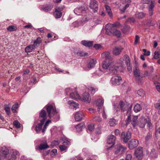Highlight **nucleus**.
Here are the masks:
<instances>
[{
    "label": "nucleus",
    "mask_w": 160,
    "mask_h": 160,
    "mask_svg": "<svg viewBox=\"0 0 160 160\" xmlns=\"http://www.w3.org/2000/svg\"><path fill=\"white\" fill-rule=\"evenodd\" d=\"M119 24V23H117L114 24H109L106 25L105 27V29L107 34L110 36L112 35L118 38L120 37L121 32L116 29Z\"/></svg>",
    "instance_id": "f257e3e1"
},
{
    "label": "nucleus",
    "mask_w": 160,
    "mask_h": 160,
    "mask_svg": "<svg viewBox=\"0 0 160 160\" xmlns=\"http://www.w3.org/2000/svg\"><path fill=\"white\" fill-rule=\"evenodd\" d=\"M103 69L108 70L112 74H116L118 72L117 68H116L115 65L114 66L113 61L111 62L104 61L102 64Z\"/></svg>",
    "instance_id": "f03ea898"
},
{
    "label": "nucleus",
    "mask_w": 160,
    "mask_h": 160,
    "mask_svg": "<svg viewBox=\"0 0 160 160\" xmlns=\"http://www.w3.org/2000/svg\"><path fill=\"white\" fill-rule=\"evenodd\" d=\"M46 107L48 115L50 118H53L57 119H59V115L53 105H48Z\"/></svg>",
    "instance_id": "7ed1b4c3"
},
{
    "label": "nucleus",
    "mask_w": 160,
    "mask_h": 160,
    "mask_svg": "<svg viewBox=\"0 0 160 160\" xmlns=\"http://www.w3.org/2000/svg\"><path fill=\"white\" fill-rule=\"evenodd\" d=\"M113 106L114 107V108L117 111H118V109H120L122 112H124L126 110L128 107V104L125 103L122 101H120L118 105L113 104Z\"/></svg>",
    "instance_id": "20e7f679"
},
{
    "label": "nucleus",
    "mask_w": 160,
    "mask_h": 160,
    "mask_svg": "<svg viewBox=\"0 0 160 160\" xmlns=\"http://www.w3.org/2000/svg\"><path fill=\"white\" fill-rule=\"evenodd\" d=\"M141 2L146 4H149L150 3V4L149 6V12L150 15L152 16L153 12V9L155 5V2L151 0H141Z\"/></svg>",
    "instance_id": "39448f33"
},
{
    "label": "nucleus",
    "mask_w": 160,
    "mask_h": 160,
    "mask_svg": "<svg viewBox=\"0 0 160 160\" xmlns=\"http://www.w3.org/2000/svg\"><path fill=\"white\" fill-rule=\"evenodd\" d=\"M131 132L129 131H128L126 133L124 132H122L121 134V139L124 142L127 143L131 138Z\"/></svg>",
    "instance_id": "423d86ee"
},
{
    "label": "nucleus",
    "mask_w": 160,
    "mask_h": 160,
    "mask_svg": "<svg viewBox=\"0 0 160 160\" xmlns=\"http://www.w3.org/2000/svg\"><path fill=\"white\" fill-rule=\"evenodd\" d=\"M133 72L135 77L136 79L138 82L139 83H141L143 82V76L142 77L140 76V70L138 68H136L133 70Z\"/></svg>",
    "instance_id": "0eeeda50"
},
{
    "label": "nucleus",
    "mask_w": 160,
    "mask_h": 160,
    "mask_svg": "<svg viewBox=\"0 0 160 160\" xmlns=\"http://www.w3.org/2000/svg\"><path fill=\"white\" fill-rule=\"evenodd\" d=\"M64 8V6L61 7H57L55 9V12H54V15L56 18H60L62 15L61 11L63 10Z\"/></svg>",
    "instance_id": "6e6552de"
},
{
    "label": "nucleus",
    "mask_w": 160,
    "mask_h": 160,
    "mask_svg": "<svg viewBox=\"0 0 160 160\" xmlns=\"http://www.w3.org/2000/svg\"><path fill=\"white\" fill-rule=\"evenodd\" d=\"M127 148L119 144L116 146L115 153L116 154H121L124 153L127 150Z\"/></svg>",
    "instance_id": "1a4fd4ad"
},
{
    "label": "nucleus",
    "mask_w": 160,
    "mask_h": 160,
    "mask_svg": "<svg viewBox=\"0 0 160 160\" xmlns=\"http://www.w3.org/2000/svg\"><path fill=\"white\" fill-rule=\"evenodd\" d=\"M134 155L138 160H141L143 156L142 148L140 147L137 148L135 151Z\"/></svg>",
    "instance_id": "9d476101"
},
{
    "label": "nucleus",
    "mask_w": 160,
    "mask_h": 160,
    "mask_svg": "<svg viewBox=\"0 0 160 160\" xmlns=\"http://www.w3.org/2000/svg\"><path fill=\"white\" fill-rule=\"evenodd\" d=\"M102 57L103 58H105L104 61L110 62L113 61V56L111 55L110 52L108 51L105 52L103 53L102 54Z\"/></svg>",
    "instance_id": "9b49d317"
},
{
    "label": "nucleus",
    "mask_w": 160,
    "mask_h": 160,
    "mask_svg": "<svg viewBox=\"0 0 160 160\" xmlns=\"http://www.w3.org/2000/svg\"><path fill=\"white\" fill-rule=\"evenodd\" d=\"M122 80L121 77L115 76L112 78L111 82L112 84L114 85H119L121 82Z\"/></svg>",
    "instance_id": "f8f14e48"
},
{
    "label": "nucleus",
    "mask_w": 160,
    "mask_h": 160,
    "mask_svg": "<svg viewBox=\"0 0 160 160\" xmlns=\"http://www.w3.org/2000/svg\"><path fill=\"white\" fill-rule=\"evenodd\" d=\"M147 122V119L144 117H142L139 119L137 124L140 128H143Z\"/></svg>",
    "instance_id": "ddd939ff"
},
{
    "label": "nucleus",
    "mask_w": 160,
    "mask_h": 160,
    "mask_svg": "<svg viewBox=\"0 0 160 160\" xmlns=\"http://www.w3.org/2000/svg\"><path fill=\"white\" fill-rule=\"evenodd\" d=\"M90 7L94 12H96L98 10V3L96 0H91L90 2Z\"/></svg>",
    "instance_id": "4468645a"
},
{
    "label": "nucleus",
    "mask_w": 160,
    "mask_h": 160,
    "mask_svg": "<svg viewBox=\"0 0 160 160\" xmlns=\"http://www.w3.org/2000/svg\"><path fill=\"white\" fill-rule=\"evenodd\" d=\"M138 144V140L133 139L130 140L128 143L129 148L130 149H133L137 147Z\"/></svg>",
    "instance_id": "2eb2a0df"
},
{
    "label": "nucleus",
    "mask_w": 160,
    "mask_h": 160,
    "mask_svg": "<svg viewBox=\"0 0 160 160\" xmlns=\"http://www.w3.org/2000/svg\"><path fill=\"white\" fill-rule=\"evenodd\" d=\"M47 118V113L45 110H42L39 113V119L40 122H44Z\"/></svg>",
    "instance_id": "dca6fc26"
},
{
    "label": "nucleus",
    "mask_w": 160,
    "mask_h": 160,
    "mask_svg": "<svg viewBox=\"0 0 160 160\" xmlns=\"http://www.w3.org/2000/svg\"><path fill=\"white\" fill-rule=\"evenodd\" d=\"M115 139L116 138L114 135H110L108 136L107 143L109 144H112L109 148H111L114 144Z\"/></svg>",
    "instance_id": "f3484780"
},
{
    "label": "nucleus",
    "mask_w": 160,
    "mask_h": 160,
    "mask_svg": "<svg viewBox=\"0 0 160 160\" xmlns=\"http://www.w3.org/2000/svg\"><path fill=\"white\" fill-rule=\"evenodd\" d=\"M83 113L81 111L77 112L75 115V120L77 121H80L84 117Z\"/></svg>",
    "instance_id": "a211bd4d"
},
{
    "label": "nucleus",
    "mask_w": 160,
    "mask_h": 160,
    "mask_svg": "<svg viewBox=\"0 0 160 160\" xmlns=\"http://www.w3.org/2000/svg\"><path fill=\"white\" fill-rule=\"evenodd\" d=\"M119 64V65H117L116 64L115 65L116 68H117L118 69V71L120 70L124 65V59L123 58H120Z\"/></svg>",
    "instance_id": "6ab92c4d"
},
{
    "label": "nucleus",
    "mask_w": 160,
    "mask_h": 160,
    "mask_svg": "<svg viewBox=\"0 0 160 160\" xmlns=\"http://www.w3.org/2000/svg\"><path fill=\"white\" fill-rule=\"evenodd\" d=\"M124 58L125 60L126 64L128 67V69L129 72L132 71V68L130 66V59L129 56L127 55H125L124 56Z\"/></svg>",
    "instance_id": "aec40b11"
},
{
    "label": "nucleus",
    "mask_w": 160,
    "mask_h": 160,
    "mask_svg": "<svg viewBox=\"0 0 160 160\" xmlns=\"http://www.w3.org/2000/svg\"><path fill=\"white\" fill-rule=\"evenodd\" d=\"M123 48L121 47H116L112 51V53L115 56L119 55L122 52Z\"/></svg>",
    "instance_id": "412c9836"
},
{
    "label": "nucleus",
    "mask_w": 160,
    "mask_h": 160,
    "mask_svg": "<svg viewBox=\"0 0 160 160\" xmlns=\"http://www.w3.org/2000/svg\"><path fill=\"white\" fill-rule=\"evenodd\" d=\"M96 61L94 59L90 60L87 65V70L93 68L96 63Z\"/></svg>",
    "instance_id": "4be33fe9"
},
{
    "label": "nucleus",
    "mask_w": 160,
    "mask_h": 160,
    "mask_svg": "<svg viewBox=\"0 0 160 160\" xmlns=\"http://www.w3.org/2000/svg\"><path fill=\"white\" fill-rule=\"evenodd\" d=\"M82 99L83 101L89 102L91 100V98L88 93L85 92L82 95Z\"/></svg>",
    "instance_id": "5701e85b"
},
{
    "label": "nucleus",
    "mask_w": 160,
    "mask_h": 160,
    "mask_svg": "<svg viewBox=\"0 0 160 160\" xmlns=\"http://www.w3.org/2000/svg\"><path fill=\"white\" fill-rule=\"evenodd\" d=\"M68 103L70 105L71 108L76 109V108H78V104L73 101H69Z\"/></svg>",
    "instance_id": "b1692460"
},
{
    "label": "nucleus",
    "mask_w": 160,
    "mask_h": 160,
    "mask_svg": "<svg viewBox=\"0 0 160 160\" xmlns=\"http://www.w3.org/2000/svg\"><path fill=\"white\" fill-rule=\"evenodd\" d=\"M93 42L83 40L81 42V43L84 46L87 47H92L93 44Z\"/></svg>",
    "instance_id": "393cba45"
},
{
    "label": "nucleus",
    "mask_w": 160,
    "mask_h": 160,
    "mask_svg": "<svg viewBox=\"0 0 160 160\" xmlns=\"http://www.w3.org/2000/svg\"><path fill=\"white\" fill-rule=\"evenodd\" d=\"M70 96L71 98L75 100L80 99V96L77 92L70 93Z\"/></svg>",
    "instance_id": "a878e982"
},
{
    "label": "nucleus",
    "mask_w": 160,
    "mask_h": 160,
    "mask_svg": "<svg viewBox=\"0 0 160 160\" xmlns=\"http://www.w3.org/2000/svg\"><path fill=\"white\" fill-rule=\"evenodd\" d=\"M129 6V4L128 3H127L126 4H124L122 5H121L119 7V9L121 12H124L125 11L126 9L128 8Z\"/></svg>",
    "instance_id": "bb28decb"
},
{
    "label": "nucleus",
    "mask_w": 160,
    "mask_h": 160,
    "mask_svg": "<svg viewBox=\"0 0 160 160\" xmlns=\"http://www.w3.org/2000/svg\"><path fill=\"white\" fill-rule=\"evenodd\" d=\"M19 153L16 150L13 151L12 152L10 153L11 158H8V160H15L16 156Z\"/></svg>",
    "instance_id": "cd10ccee"
},
{
    "label": "nucleus",
    "mask_w": 160,
    "mask_h": 160,
    "mask_svg": "<svg viewBox=\"0 0 160 160\" xmlns=\"http://www.w3.org/2000/svg\"><path fill=\"white\" fill-rule=\"evenodd\" d=\"M103 100L102 99H98L96 101V103L97 105L98 106V110L99 112H100V110L101 108V106L103 105Z\"/></svg>",
    "instance_id": "c85d7f7f"
},
{
    "label": "nucleus",
    "mask_w": 160,
    "mask_h": 160,
    "mask_svg": "<svg viewBox=\"0 0 160 160\" xmlns=\"http://www.w3.org/2000/svg\"><path fill=\"white\" fill-rule=\"evenodd\" d=\"M35 48L33 45H31L27 46L25 49L26 52H30L35 49Z\"/></svg>",
    "instance_id": "c756f323"
},
{
    "label": "nucleus",
    "mask_w": 160,
    "mask_h": 160,
    "mask_svg": "<svg viewBox=\"0 0 160 160\" xmlns=\"http://www.w3.org/2000/svg\"><path fill=\"white\" fill-rule=\"evenodd\" d=\"M40 123H38L37 125L35 127V130L38 132H39L41 130L42 127V126L43 125L44 122H40Z\"/></svg>",
    "instance_id": "7c9ffc66"
},
{
    "label": "nucleus",
    "mask_w": 160,
    "mask_h": 160,
    "mask_svg": "<svg viewBox=\"0 0 160 160\" xmlns=\"http://www.w3.org/2000/svg\"><path fill=\"white\" fill-rule=\"evenodd\" d=\"M75 53L78 56L81 57L86 56L88 55V53L86 52H84L81 51H78V52H75Z\"/></svg>",
    "instance_id": "2f4dec72"
},
{
    "label": "nucleus",
    "mask_w": 160,
    "mask_h": 160,
    "mask_svg": "<svg viewBox=\"0 0 160 160\" xmlns=\"http://www.w3.org/2000/svg\"><path fill=\"white\" fill-rule=\"evenodd\" d=\"M85 125L83 123H81L75 126L78 132L81 131L82 128H85Z\"/></svg>",
    "instance_id": "473e14b6"
},
{
    "label": "nucleus",
    "mask_w": 160,
    "mask_h": 160,
    "mask_svg": "<svg viewBox=\"0 0 160 160\" xmlns=\"http://www.w3.org/2000/svg\"><path fill=\"white\" fill-rule=\"evenodd\" d=\"M49 146L47 144L46 142L44 144H40L39 146V149L40 150L46 149L49 148Z\"/></svg>",
    "instance_id": "72a5a7b5"
},
{
    "label": "nucleus",
    "mask_w": 160,
    "mask_h": 160,
    "mask_svg": "<svg viewBox=\"0 0 160 160\" xmlns=\"http://www.w3.org/2000/svg\"><path fill=\"white\" fill-rule=\"evenodd\" d=\"M2 152L3 157H5L9 153V150L6 147H3L2 149Z\"/></svg>",
    "instance_id": "f704fd0d"
},
{
    "label": "nucleus",
    "mask_w": 160,
    "mask_h": 160,
    "mask_svg": "<svg viewBox=\"0 0 160 160\" xmlns=\"http://www.w3.org/2000/svg\"><path fill=\"white\" fill-rule=\"evenodd\" d=\"M105 7L106 9V11L110 17L112 18V13L111 12L110 7L107 5H105Z\"/></svg>",
    "instance_id": "c9c22d12"
},
{
    "label": "nucleus",
    "mask_w": 160,
    "mask_h": 160,
    "mask_svg": "<svg viewBox=\"0 0 160 160\" xmlns=\"http://www.w3.org/2000/svg\"><path fill=\"white\" fill-rule=\"evenodd\" d=\"M142 109L141 105L138 103H137L135 106L134 110L135 112H138L141 110Z\"/></svg>",
    "instance_id": "e433bc0d"
},
{
    "label": "nucleus",
    "mask_w": 160,
    "mask_h": 160,
    "mask_svg": "<svg viewBox=\"0 0 160 160\" xmlns=\"http://www.w3.org/2000/svg\"><path fill=\"white\" fill-rule=\"evenodd\" d=\"M145 14L142 12H137L136 13V17L139 19H141L145 17Z\"/></svg>",
    "instance_id": "4c0bfd02"
},
{
    "label": "nucleus",
    "mask_w": 160,
    "mask_h": 160,
    "mask_svg": "<svg viewBox=\"0 0 160 160\" xmlns=\"http://www.w3.org/2000/svg\"><path fill=\"white\" fill-rule=\"evenodd\" d=\"M52 8V6L49 5L45 7L41 8V9L46 12H48L51 11Z\"/></svg>",
    "instance_id": "58836bf2"
},
{
    "label": "nucleus",
    "mask_w": 160,
    "mask_h": 160,
    "mask_svg": "<svg viewBox=\"0 0 160 160\" xmlns=\"http://www.w3.org/2000/svg\"><path fill=\"white\" fill-rule=\"evenodd\" d=\"M152 73L148 71H146L143 75V77H148L149 78H151L152 75Z\"/></svg>",
    "instance_id": "ea45409f"
},
{
    "label": "nucleus",
    "mask_w": 160,
    "mask_h": 160,
    "mask_svg": "<svg viewBox=\"0 0 160 160\" xmlns=\"http://www.w3.org/2000/svg\"><path fill=\"white\" fill-rule=\"evenodd\" d=\"M88 90L89 92H91L92 94H94L95 92L98 91V89L96 88L93 87H89L88 88Z\"/></svg>",
    "instance_id": "a19ab883"
},
{
    "label": "nucleus",
    "mask_w": 160,
    "mask_h": 160,
    "mask_svg": "<svg viewBox=\"0 0 160 160\" xmlns=\"http://www.w3.org/2000/svg\"><path fill=\"white\" fill-rule=\"evenodd\" d=\"M18 108V104L17 102H16L13 105H12V110L13 112H16L17 109Z\"/></svg>",
    "instance_id": "79ce46f5"
},
{
    "label": "nucleus",
    "mask_w": 160,
    "mask_h": 160,
    "mask_svg": "<svg viewBox=\"0 0 160 160\" xmlns=\"http://www.w3.org/2000/svg\"><path fill=\"white\" fill-rule=\"evenodd\" d=\"M51 122V121L50 120H48L45 123V125L44 126L43 128L42 129V132L44 133L47 128V126Z\"/></svg>",
    "instance_id": "37998d69"
},
{
    "label": "nucleus",
    "mask_w": 160,
    "mask_h": 160,
    "mask_svg": "<svg viewBox=\"0 0 160 160\" xmlns=\"http://www.w3.org/2000/svg\"><path fill=\"white\" fill-rule=\"evenodd\" d=\"M138 118V117L137 116H134L133 118L132 124V125L133 126V127L134 128H135L136 125H137L136 121Z\"/></svg>",
    "instance_id": "c03bdc74"
},
{
    "label": "nucleus",
    "mask_w": 160,
    "mask_h": 160,
    "mask_svg": "<svg viewBox=\"0 0 160 160\" xmlns=\"http://www.w3.org/2000/svg\"><path fill=\"white\" fill-rule=\"evenodd\" d=\"M109 124L110 126H114L116 124V121L113 118L109 120Z\"/></svg>",
    "instance_id": "a18cd8bd"
},
{
    "label": "nucleus",
    "mask_w": 160,
    "mask_h": 160,
    "mask_svg": "<svg viewBox=\"0 0 160 160\" xmlns=\"http://www.w3.org/2000/svg\"><path fill=\"white\" fill-rule=\"evenodd\" d=\"M130 29V27L129 26L125 25L122 29V32L124 33H126L129 31Z\"/></svg>",
    "instance_id": "49530a36"
},
{
    "label": "nucleus",
    "mask_w": 160,
    "mask_h": 160,
    "mask_svg": "<svg viewBox=\"0 0 160 160\" xmlns=\"http://www.w3.org/2000/svg\"><path fill=\"white\" fill-rule=\"evenodd\" d=\"M82 11V9L80 8H76L74 10V13L77 15H81Z\"/></svg>",
    "instance_id": "de8ad7c7"
},
{
    "label": "nucleus",
    "mask_w": 160,
    "mask_h": 160,
    "mask_svg": "<svg viewBox=\"0 0 160 160\" xmlns=\"http://www.w3.org/2000/svg\"><path fill=\"white\" fill-rule=\"evenodd\" d=\"M154 54V59H157L159 58L160 55V50H158V51H155Z\"/></svg>",
    "instance_id": "09e8293b"
},
{
    "label": "nucleus",
    "mask_w": 160,
    "mask_h": 160,
    "mask_svg": "<svg viewBox=\"0 0 160 160\" xmlns=\"http://www.w3.org/2000/svg\"><path fill=\"white\" fill-rule=\"evenodd\" d=\"M138 94L140 96L143 97L145 95V92L142 89H140L137 91Z\"/></svg>",
    "instance_id": "8fccbe9b"
},
{
    "label": "nucleus",
    "mask_w": 160,
    "mask_h": 160,
    "mask_svg": "<svg viewBox=\"0 0 160 160\" xmlns=\"http://www.w3.org/2000/svg\"><path fill=\"white\" fill-rule=\"evenodd\" d=\"M7 30L10 32L14 31L17 30V28L14 26H10L7 28Z\"/></svg>",
    "instance_id": "3c124183"
},
{
    "label": "nucleus",
    "mask_w": 160,
    "mask_h": 160,
    "mask_svg": "<svg viewBox=\"0 0 160 160\" xmlns=\"http://www.w3.org/2000/svg\"><path fill=\"white\" fill-rule=\"evenodd\" d=\"M4 110L7 113V114L9 115L11 113L10 108L9 107L6 105L4 107Z\"/></svg>",
    "instance_id": "603ef678"
},
{
    "label": "nucleus",
    "mask_w": 160,
    "mask_h": 160,
    "mask_svg": "<svg viewBox=\"0 0 160 160\" xmlns=\"http://www.w3.org/2000/svg\"><path fill=\"white\" fill-rule=\"evenodd\" d=\"M41 42V38H38L34 42V44L33 45H34L35 47L37 46Z\"/></svg>",
    "instance_id": "864d4df0"
},
{
    "label": "nucleus",
    "mask_w": 160,
    "mask_h": 160,
    "mask_svg": "<svg viewBox=\"0 0 160 160\" xmlns=\"http://www.w3.org/2000/svg\"><path fill=\"white\" fill-rule=\"evenodd\" d=\"M61 140L63 141L62 144L63 145H68L70 144V142L65 138H62Z\"/></svg>",
    "instance_id": "5fc2aeb1"
},
{
    "label": "nucleus",
    "mask_w": 160,
    "mask_h": 160,
    "mask_svg": "<svg viewBox=\"0 0 160 160\" xmlns=\"http://www.w3.org/2000/svg\"><path fill=\"white\" fill-rule=\"evenodd\" d=\"M95 73L98 76H100L103 74V72L100 69L98 68Z\"/></svg>",
    "instance_id": "6e6d98bb"
},
{
    "label": "nucleus",
    "mask_w": 160,
    "mask_h": 160,
    "mask_svg": "<svg viewBox=\"0 0 160 160\" xmlns=\"http://www.w3.org/2000/svg\"><path fill=\"white\" fill-rule=\"evenodd\" d=\"M14 126L17 128H19L20 127V124L18 121H15L13 122Z\"/></svg>",
    "instance_id": "4d7b16f0"
},
{
    "label": "nucleus",
    "mask_w": 160,
    "mask_h": 160,
    "mask_svg": "<svg viewBox=\"0 0 160 160\" xmlns=\"http://www.w3.org/2000/svg\"><path fill=\"white\" fill-rule=\"evenodd\" d=\"M94 125L93 124H91L88 125V128L90 131H92L94 130Z\"/></svg>",
    "instance_id": "13d9d810"
},
{
    "label": "nucleus",
    "mask_w": 160,
    "mask_h": 160,
    "mask_svg": "<svg viewBox=\"0 0 160 160\" xmlns=\"http://www.w3.org/2000/svg\"><path fill=\"white\" fill-rule=\"evenodd\" d=\"M154 83L156 87L157 90L158 92H160V84L159 83L155 82Z\"/></svg>",
    "instance_id": "bf43d9fd"
},
{
    "label": "nucleus",
    "mask_w": 160,
    "mask_h": 160,
    "mask_svg": "<svg viewBox=\"0 0 160 160\" xmlns=\"http://www.w3.org/2000/svg\"><path fill=\"white\" fill-rule=\"evenodd\" d=\"M60 150L62 151H64L67 149V147L65 146L64 145H61L59 146Z\"/></svg>",
    "instance_id": "052dcab7"
},
{
    "label": "nucleus",
    "mask_w": 160,
    "mask_h": 160,
    "mask_svg": "<svg viewBox=\"0 0 160 160\" xmlns=\"http://www.w3.org/2000/svg\"><path fill=\"white\" fill-rule=\"evenodd\" d=\"M154 106L156 108L158 109V112L160 114V103L155 104Z\"/></svg>",
    "instance_id": "680f3d73"
},
{
    "label": "nucleus",
    "mask_w": 160,
    "mask_h": 160,
    "mask_svg": "<svg viewBox=\"0 0 160 160\" xmlns=\"http://www.w3.org/2000/svg\"><path fill=\"white\" fill-rule=\"evenodd\" d=\"M30 82L33 84H35L37 82V79L36 78H32L30 80Z\"/></svg>",
    "instance_id": "e2e57ef3"
},
{
    "label": "nucleus",
    "mask_w": 160,
    "mask_h": 160,
    "mask_svg": "<svg viewBox=\"0 0 160 160\" xmlns=\"http://www.w3.org/2000/svg\"><path fill=\"white\" fill-rule=\"evenodd\" d=\"M102 120L101 118L98 117H96L94 118L93 121L98 122H100Z\"/></svg>",
    "instance_id": "0e129e2a"
},
{
    "label": "nucleus",
    "mask_w": 160,
    "mask_h": 160,
    "mask_svg": "<svg viewBox=\"0 0 160 160\" xmlns=\"http://www.w3.org/2000/svg\"><path fill=\"white\" fill-rule=\"evenodd\" d=\"M128 115L127 119L126 120V124H128V123L129 122L131 121V114H127Z\"/></svg>",
    "instance_id": "69168bd1"
},
{
    "label": "nucleus",
    "mask_w": 160,
    "mask_h": 160,
    "mask_svg": "<svg viewBox=\"0 0 160 160\" xmlns=\"http://www.w3.org/2000/svg\"><path fill=\"white\" fill-rule=\"evenodd\" d=\"M94 47L96 49H101V46L99 44H95L94 46Z\"/></svg>",
    "instance_id": "338daca9"
},
{
    "label": "nucleus",
    "mask_w": 160,
    "mask_h": 160,
    "mask_svg": "<svg viewBox=\"0 0 160 160\" xmlns=\"http://www.w3.org/2000/svg\"><path fill=\"white\" fill-rule=\"evenodd\" d=\"M132 156L131 154H128L126 157L125 160H131Z\"/></svg>",
    "instance_id": "774afa93"
}]
</instances>
